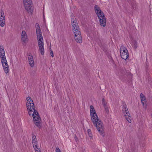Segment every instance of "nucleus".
Masks as SVG:
<instances>
[{"label":"nucleus","instance_id":"obj_1","mask_svg":"<svg viewBox=\"0 0 152 152\" xmlns=\"http://www.w3.org/2000/svg\"><path fill=\"white\" fill-rule=\"evenodd\" d=\"M26 104L29 115L33 117L35 125L39 127L41 121L40 117L37 111L35 110L33 101L30 97L26 98Z\"/></svg>","mask_w":152,"mask_h":152},{"label":"nucleus","instance_id":"obj_2","mask_svg":"<svg viewBox=\"0 0 152 152\" xmlns=\"http://www.w3.org/2000/svg\"><path fill=\"white\" fill-rule=\"evenodd\" d=\"M90 113L91 120L93 124L96 126L99 132L102 134L104 130L103 123L99 118L95 110L92 105L90 106Z\"/></svg>","mask_w":152,"mask_h":152},{"label":"nucleus","instance_id":"obj_3","mask_svg":"<svg viewBox=\"0 0 152 152\" xmlns=\"http://www.w3.org/2000/svg\"><path fill=\"white\" fill-rule=\"evenodd\" d=\"M35 26L37 43L39 50L41 54L43 55L44 53V40L41 31L38 24L36 23Z\"/></svg>","mask_w":152,"mask_h":152},{"label":"nucleus","instance_id":"obj_4","mask_svg":"<svg viewBox=\"0 0 152 152\" xmlns=\"http://www.w3.org/2000/svg\"><path fill=\"white\" fill-rule=\"evenodd\" d=\"M94 9L101 26L103 27H105L106 25V19L103 13L99 7L97 5L95 6Z\"/></svg>","mask_w":152,"mask_h":152},{"label":"nucleus","instance_id":"obj_5","mask_svg":"<svg viewBox=\"0 0 152 152\" xmlns=\"http://www.w3.org/2000/svg\"><path fill=\"white\" fill-rule=\"evenodd\" d=\"M23 2L25 9L28 12L31 13L33 10L31 6L32 0H23Z\"/></svg>","mask_w":152,"mask_h":152},{"label":"nucleus","instance_id":"obj_6","mask_svg":"<svg viewBox=\"0 0 152 152\" xmlns=\"http://www.w3.org/2000/svg\"><path fill=\"white\" fill-rule=\"evenodd\" d=\"M120 54L121 58L124 59H127L129 57V53L126 48L122 46L120 48Z\"/></svg>","mask_w":152,"mask_h":152},{"label":"nucleus","instance_id":"obj_7","mask_svg":"<svg viewBox=\"0 0 152 152\" xmlns=\"http://www.w3.org/2000/svg\"><path fill=\"white\" fill-rule=\"evenodd\" d=\"M71 21L72 27V30L73 33L78 31H80L78 23L75 18H72Z\"/></svg>","mask_w":152,"mask_h":152},{"label":"nucleus","instance_id":"obj_8","mask_svg":"<svg viewBox=\"0 0 152 152\" xmlns=\"http://www.w3.org/2000/svg\"><path fill=\"white\" fill-rule=\"evenodd\" d=\"M74 39L77 43H81L82 42V37L80 31H78L73 33Z\"/></svg>","mask_w":152,"mask_h":152},{"label":"nucleus","instance_id":"obj_9","mask_svg":"<svg viewBox=\"0 0 152 152\" xmlns=\"http://www.w3.org/2000/svg\"><path fill=\"white\" fill-rule=\"evenodd\" d=\"M1 62L4 71L6 74H7L9 72L10 68L7 59L1 60Z\"/></svg>","mask_w":152,"mask_h":152},{"label":"nucleus","instance_id":"obj_10","mask_svg":"<svg viewBox=\"0 0 152 152\" xmlns=\"http://www.w3.org/2000/svg\"><path fill=\"white\" fill-rule=\"evenodd\" d=\"M21 40L25 44L28 42V39L27 34L25 31L23 30L21 34Z\"/></svg>","mask_w":152,"mask_h":152},{"label":"nucleus","instance_id":"obj_11","mask_svg":"<svg viewBox=\"0 0 152 152\" xmlns=\"http://www.w3.org/2000/svg\"><path fill=\"white\" fill-rule=\"evenodd\" d=\"M0 57L1 60L6 59L5 51L3 46H1L0 47Z\"/></svg>","mask_w":152,"mask_h":152},{"label":"nucleus","instance_id":"obj_12","mask_svg":"<svg viewBox=\"0 0 152 152\" xmlns=\"http://www.w3.org/2000/svg\"><path fill=\"white\" fill-rule=\"evenodd\" d=\"M29 63L31 67H33L34 66V61L32 55H29L28 56Z\"/></svg>","mask_w":152,"mask_h":152},{"label":"nucleus","instance_id":"obj_13","mask_svg":"<svg viewBox=\"0 0 152 152\" xmlns=\"http://www.w3.org/2000/svg\"><path fill=\"white\" fill-rule=\"evenodd\" d=\"M140 98L142 103L144 107H146V98L142 94H140Z\"/></svg>","mask_w":152,"mask_h":152},{"label":"nucleus","instance_id":"obj_14","mask_svg":"<svg viewBox=\"0 0 152 152\" xmlns=\"http://www.w3.org/2000/svg\"><path fill=\"white\" fill-rule=\"evenodd\" d=\"M5 22V17L0 18V26L1 27H3L4 26Z\"/></svg>","mask_w":152,"mask_h":152},{"label":"nucleus","instance_id":"obj_15","mask_svg":"<svg viewBox=\"0 0 152 152\" xmlns=\"http://www.w3.org/2000/svg\"><path fill=\"white\" fill-rule=\"evenodd\" d=\"M122 105V111L123 113L129 112L127 105L125 103H123Z\"/></svg>","mask_w":152,"mask_h":152},{"label":"nucleus","instance_id":"obj_16","mask_svg":"<svg viewBox=\"0 0 152 152\" xmlns=\"http://www.w3.org/2000/svg\"><path fill=\"white\" fill-rule=\"evenodd\" d=\"M131 44L134 49H136L137 47V44L136 41L132 40L131 42Z\"/></svg>","mask_w":152,"mask_h":152},{"label":"nucleus","instance_id":"obj_17","mask_svg":"<svg viewBox=\"0 0 152 152\" xmlns=\"http://www.w3.org/2000/svg\"><path fill=\"white\" fill-rule=\"evenodd\" d=\"M102 103L103 105L104 106V107L106 111H108V110L107 108H108V107L106 105V103L105 102V100L104 98H103L102 100Z\"/></svg>","mask_w":152,"mask_h":152},{"label":"nucleus","instance_id":"obj_18","mask_svg":"<svg viewBox=\"0 0 152 152\" xmlns=\"http://www.w3.org/2000/svg\"><path fill=\"white\" fill-rule=\"evenodd\" d=\"M37 142V140L35 135H33L32 137V143H36Z\"/></svg>","mask_w":152,"mask_h":152},{"label":"nucleus","instance_id":"obj_19","mask_svg":"<svg viewBox=\"0 0 152 152\" xmlns=\"http://www.w3.org/2000/svg\"><path fill=\"white\" fill-rule=\"evenodd\" d=\"M126 120L128 122L131 123L132 122V118L131 117L130 115V116H127L126 117H125Z\"/></svg>","mask_w":152,"mask_h":152},{"label":"nucleus","instance_id":"obj_20","mask_svg":"<svg viewBox=\"0 0 152 152\" xmlns=\"http://www.w3.org/2000/svg\"><path fill=\"white\" fill-rule=\"evenodd\" d=\"M32 144L33 147L34 149L36 148H38V145L37 142Z\"/></svg>","mask_w":152,"mask_h":152},{"label":"nucleus","instance_id":"obj_21","mask_svg":"<svg viewBox=\"0 0 152 152\" xmlns=\"http://www.w3.org/2000/svg\"><path fill=\"white\" fill-rule=\"evenodd\" d=\"M4 17L5 15L4 11L2 10H0V18Z\"/></svg>","mask_w":152,"mask_h":152},{"label":"nucleus","instance_id":"obj_22","mask_svg":"<svg viewBox=\"0 0 152 152\" xmlns=\"http://www.w3.org/2000/svg\"><path fill=\"white\" fill-rule=\"evenodd\" d=\"M123 114H124V116L125 117H127V116L129 117V116H130V115L129 112L124 113Z\"/></svg>","mask_w":152,"mask_h":152},{"label":"nucleus","instance_id":"obj_23","mask_svg":"<svg viewBox=\"0 0 152 152\" xmlns=\"http://www.w3.org/2000/svg\"><path fill=\"white\" fill-rule=\"evenodd\" d=\"M34 150L35 152H41L40 149L38 148H36Z\"/></svg>","mask_w":152,"mask_h":152},{"label":"nucleus","instance_id":"obj_24","mask_svg":"<svg viewBox=\"0 0 152 152\" xmlns=\"http://www.w3.org/2000/svg\"><path fill=\"white\" fill-rule=\"evenodd\" d=\"M50 54L51 56L53 57L54 56L52 50H50Z\"/></svg>","mask_w":152,"mask_h":152},{"label":"nucleus","instance_id":"obj_25","mask_svg":"<svg viewBox=\"0 0 152 152\" xmlns=\"http://www.w3.org/2000/svg\"><path fill=\"white\" fill-rule=\"evenodd\" d=\"M56 152H61L60 149L58 148H56Z\"/></svg>","mask_w":152,"mask_h":152},{"label":"nucleus","instance_id":"obj_26","mask_svg":"<svg viewBox=\"0 0 152 152\" xmlns=\"http://www.w3.org/2000/svg\"><path fill=\"white\" fill-rule=\"evenodd\" d=\"M88 132L89 133L90 132V129H88Z\"/></svg>","mask_w":152,"mask_h":152},{"label":"nucleus","instance_id":"obj_27","mask_svg":"<svg viewBox=\"0 0 152 152\" xmlns=\"http://www.w3.org/2000/svg\"><path fill=\"white\" fill-rule=\"evenodd\" d=\"M75 138L76 139H77V137H75Z\"/></svg>","mask_w":152,"mask_h":152},{"label":"nucleus","instance_id":"obj_28","mask_svg":"<svg viewBox=\"0 0 152 152\" xmlns=\"http://www.w3.org/2000/svg\"><path fill=\"white\" fill-rule=\"evenodd\" d=\"M151 117L152 118V114H151Z\"/></svg>","mask_w":152,"mask_h":152}]
</instances>
